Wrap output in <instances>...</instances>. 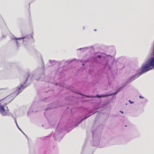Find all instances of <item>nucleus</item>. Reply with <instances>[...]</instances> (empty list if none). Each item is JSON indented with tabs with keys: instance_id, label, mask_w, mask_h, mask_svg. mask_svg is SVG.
<instances>
[{
	"instance_id": "0eeeda50",
	"label": "nucleus",
	"mask_w": 154,
	"mask_h": 154,
	"mask_svg": "<svg viewBox=\"0 0 154 154\" xmlns=\"http://www.w3.org/2000/svg\"><path fill=\"white\" fill-rule=\"evenodd\" d=\"M130 79L131 78L128 80L127 82H125V83H124V84H123V86H122L120 88H119L115 93H113L112 95H115L117 94L118 93L121 91L126 86L132 82V81H131L130 80Z\"/></svg>"
},
{
	"instance_id": "a878e982",
	"label": "nucleus",
	"mask_w": 154,
	"mask_h": 154,
	"mask_svg": "<svg viewBox=\"0 0 154 154\" xmlns=\"http://www.w3.org/2000/svg\"><path fill=\"white\" fill-rule=\"evenodd\" d=\"M82 65L83 66H84V65H85V64H84V63H83L82 64Z\"/></svg>"
},
{
	"instance_id": "aec40b11",
	"label": "nucleus",
	"mask_w": 154,
	"mask_h": 154,
	"mask_svg": "<svg viewBox=\"0 0 154 154\" xmlns=\"http://www.w3.org/2000/svg\"><path fill=\"white\" fill-rule=\"evenodd\" d=\"M129 102H130V103H131V104H133V103H134V102H133V101H131V100H129Z\"/></svg>"
},
{
	"instance_id": "7ed1b4c3",
	"label": "nucleus",
	"mask_w": 154,
	"mask_h": 154,
	"mask_svg": "<svg viewBox=\"0 0 154 154\" xmlns=\"http://www.w3.org/2000/svg\"><path fill=\"white\" fill-rule=\"evenodd\" d=\"M109 59L112 60L111 57H104L101 55H99L96 57H93L92 60L91 62L92 63H101L104 65L106 67L108 66L109 69H111V67L108 66V63Z\"/></svg>"
},
{
	"instance_id": "393cba45",
	"label": "nucleus",
	"mask_w": 154,
	"mask_h": 154,
	"mask_svg": "<svg viewBox=\"0 0 154 154\" xmlns=\"http://www.w3.org/2000/svg\"><path fill=\"white\" fill-rule=\"evenodd\" d=\"M120 112H121L122 114H123V113H124L123 112V111H120Z\"/></svg>"
},
{
	"instance_id": "9d476101",
	"label": "nucleus",
	"mask_w": 154,
	"mask_h": 154,
	"mask_svg": "<svg viewBox=\"0 0 154 154\" xmlns=\"http://www.w3.org/2000/svg\"><path fill=\"white\" fill-rule=\"evenodd\" d=\"M148 60L150 63L151 65H152V67L154 68V55L153 57H151Z\"/></svg>"
},
{
	"instance_id": "b1692460",
	"label": "nucleus",
	"mask_w": 154,
	"mask_h": 154,
	"mask_svg": "<svg viewBox=\"0 0 154 154\" xmlns=\"http://www.w3.org/2000/svg\"><path fill=\"white\" fill-rule=\"evenodd\" d=\"M7 104V103H5L4 105H4V106H6Z\"/></svg>"
},
{
	"instance_id": "4be33fe9",
	"label": "nucleus",
	"mask_w": 154,
	"mask_h": 154,
	"mask_svg": "<svg viewBox=\"0 0 154 154\" xmlns=\"http://www.w3.org/2000/svg\"><path fill=\"white\" fill-rule=\"evenodd\" d=\"M139 97L140 98H142V99H143L144 98V97L141 96H139Z\"/></svg>"
},
{
	"instance_id": "6e6552de",
	"label": "nucleus",
	"mask_w": 154,
	"mask_h": 154,
	"mask_svg": "<svg viewBox=\"0 0 154 154\" xmlns=\"http://www.w3.org/2000/svg\"><path fill=\"white\" fill-rule=\"evenodd\" d=\"M86 97H91V98H95V97H98L99 98H100L102 97H106L108 96V95L106 94H101V95H99L98 94H97L96 96H88V95H85V96Z\"/></svg>"
},
{
	"instance_id": "a211bd4d",
	"label": "nucleus",
	"mask_w": 154,
	"mask_h": 154,
	"mask_svg": "<svg viewBox=\"0 0 154 154\" xmlns=\"http://www.w3.org/2000/svg\"><path fill=\"white\" fill-rule=\"evenodd\" d=\"M88 48V47H85V48H80L78 49L77 50H81L82 49H87Z\"/></svg>"
},
{
	"instance_id": "2eb2a0df",
	"label": "nucleus",
	"mask_w": 154,
	"mask_h": 154,
	"mask_svg": "<svg viewBox=\"0 0 154 154\" xmlns=\"http://www.w3.org/2000/svg\"><path fill=\"white\" fill-rule=\"evenodd\" d=\"M49 62L52 65H54L56 63V61L54 60H50Z\"/></svg>"
},
{
	"instance_id": "412c9836",
	"label": "nucleus",
	"mask_w": 154,
	"mask_h": 154,
	"mask_svg": "<svg viewBox=\"0 0 154 154\" xmlns=\"http://www.w3.org/2000/svg\"><path fill=\"white\" fill-rule=\"evenodd\" d=\"M89 60H85V63H87L89 62Z\"/></svg>"
},
{
	"instance_id": "9b49d317",
	"label": "nucleus",
	"mask_w": 154,
	"mask_h": 154,
	"mask_svg": "<svg viewBox=\"0 0 154 154\" xmlns=\"http://www.w3.org/2000/svg\"><path fill=\"white\" fill-rule=\"evenodd\" d=\"M54 137L55 140L59 142H60L62 138V137L61 136L60 137V135H58L57 136H55V135H54Z\"/></svg>"
},
{
	"instance_id": "c85d7f7f",
	"label": "nucleus",
	"mask_w": 154,
	"mask_h": 154,
	"mask_svg": "<svg viewBox=\"0 0 154 154\" xmlns=\"http://www.w3.org/2000/svg\"><path fill=\"white\" fill-rule=\"evenodd\" d=\"M58 128L57 127V129H56V130L57 131L58 130Z\"/></svg>"
},
{
	"instance_id": "cd10ccee",
	"label": "nucleus",
	"mask_w": 154,
	"mask_h": 154,
	"mask_svg": "<svg viewBox=\"0 0 154 154\" xmlns=\"http://www.w3.org/2000/svg\"><path fill=\"white\" fill-rule=\"evenodd\" d=\"M73 110V109H71V111H72Z\"/></svg>"
},
{
	"instance_id": "1a4fd4ad",
	"label": "nucleus",
	"mask_w": 154,
	"mask_h": 154,
	"mask_svg": "<svg viewBox=\"0 0 154 154\" xmlns=\"http://www.w3.org/2000/svg\"><path fill=\"white\" fill-rule=\"evenodd\" d=\"M42 76H43V73H42L41 75H40L38 76H37V75L35 73L33 75L34 77L35 78V79L36 80H40L41 81H42V80H41V79L40 78V77H42Z\"/></svg>"
},
{
	"instance_id": "423d86ee",
	"label": "nucleus",
	"mask_w": 154,
	"mask_h": 154,
	"mask_svg": "<svg viewBox=\"0 0 154 154\" xmlns=\"http://www.w3.org/2000/svg\"><path fill=\"white\" fill-rule=\"evenodd\" d=\"M6 107L7 108L6 110L5 109L4 106L2 105L1 103H0V113L3 116H10L9 115H7V112L9 111V110L7 106Z\"/></svg>"
},
{
	"instance_id": "f3484780",
	"label": "nucleus",
	"mask_w": 154,
	"mask_h": 154,
	"mask_svg": "<svg viewBox=\"0 0 154 154\" xmlns=\"http://www.w3.org/2000/svg\"><path fill=\"white\" fill-rule=\"evenodd\" d=\"M91 131H92V133L93 134V136H94V135L95 132V130H94V127H93Z\"/></svg>"
},
{
	"instance_id": "5701e85b",
	"label": "nucleus",
	"mask_w": 154,
	"mask_h": 154,
	"mask_svg": "<svg viewBox=\"0 0 154 154\" xmlns=\"http://www.w3.org/2000/svg\"><path fill=\"white\" fill-rule=\"evenodd\" d=\"M16 43H17V46L18 47V42L17 41H16Z\"/></svg>"
},
{
	"instance_id": "6ab92c4d",
	"label": "nucleus",
	"mask_w": 154,
	"mask_h": 154,
	"mask_svg": "<svg viewBox=\"0 0 154 154\" xmlns=\"http://www.w3.org/2000/svg\"><path fill=\"white\" fill-rule=\"evenodd\" d=\"M43 70V68L42 66L41 68L40 69V72H42Z\"/></svg>"
},
{
	"instance_id": "c756f323",
	"label": "nucleus",
	"mask_w": 154,
	"mask_h": 154,
	"mask_svg": "<svg viewBox=\"0 0 154 154\" xmlns=\"http://www.w3.org/2000/svg\"><path fill=\"white\" fill-rule=\"evenodd\" d=\"M80 61L81 62V63H82V60H80Z\"/></svg>"
},
{
	"instance_id": "2f4dec72",
	"label": "nucleus",
	"mask_w": 154,
	"mask_h": 154,
	"mask_svg": "<svg viewBox=\"0 0 154 154\" xmlns=\"http://www.w3.org/2000/svg\"><path fill=\"white\" fill-rule=\"evenodd\" d=\"M56 85H57V83L56 84Z\"/></svg>"
},
{
	"instance_id": "dca6fc26",
	"label": "nucleus",
	"mask_w": 154,
	"mask_h": 154,
	"mask_svg": "<svg viewBox=\"0 0 154 154\" xmlns=\"http://www.w3.org/2000/svg\"><path fill=\"white\" fill-rule=\"evenodd\" d=\"M7 115H10L9 116L12 117L14 119V120H16L15 118L14 117L13 114L11 113H10V114H9L8 113H7Z\"/></svg>"
},
{
	"instance_id": "f03ea898",
	"label": "nucleus",
	"mask_w": 154,
	"mask_h": 154,
	"mask_svg": "<svg viewBox=\"0 0 154 154\" xmlns=\"http://www.w3.org/2000/svg\"><path fill=\"white\" fill-rule=\"evenodd\" d=\"M153 68L148 60L145 64L143 65L140 72H137L132 76L131 77L130 80L133 81L143 74L152 69Z\"/></svg>"
},
{
	"instance_id": "f8f14e48",
	"label": "nucleus",
	"mask_w": 154,
	"mask_h": 154,
	"mask_svg": "<svg viewBox=\"0 0 154 154\" xmlns=\"http://www.w3.org/2000/svg\"><path fill=\"white\" fill-rule=\"evenodd\" d=\"M99 139H97L96 140H94V144L93 146H98L99 143Z\"/></svg>"
},
{
	"instance_id": "7c9ffc66",
	"label": "nucleus",
	"mask_w": 154,
	"mask_h": 154,
	"mask_svg": "<svg viewBox=\"0 0 154 154\" xmlns=\"http://www.w3.org/2000/svg\"><path fill=\"white\" fill-rule=\"evenodd\" d=\"M85 29V27H83V29Z\"/></svg>"
},
{
	"instance_id": "39448f33",
	"label": "nucleus",
	"mask_w": 154,
	"mask_h": 154,
	"mask_svg": "<svg viewBox=\"0 0 154 154\" xmlns=\"http://www.w3.org/2000/svg\"><path fill=\"white\" fill-rule=\"evenodd\" d=\"M27 74L28 76L26 78V80L25 81H24V83L20 84V86H18V87L17 88L16 91L15 92V93L17 94V95H18L22 91L27 87V86L25 85L26 84L28 78L29 76V72H28Z\"/></svg>"
},
{
	"instance_id": "ddd939ff",
	"label": "nucleus",
	"mask_w": 154,
	"mask_h": 154,
	"mask_svg": "<svg viewBox=\"0 0 154 154\" xmlns=\"http://www.w3.org/2000/svg\"><path fill=\"white\" fill-rule=\"evenodd\" d=\"M52 103H50V104H49L48 105V108H46V110H48V109H52L53 108H54L55 107L54 106H52L51 107V106L52 105Z\"/></svg>"
},
{
	"instance_id": "f257e3e1",
	"label": "nucleus",
	"mask_w": 154,
	"mask_h": 154,
	"mask_svg": "<svg viewBox=\"0 0 154 154\" xmlns=\"http://www.w3.org/2000/svg\"><path fill=\"white\" fill-rule=\"evenodd\" d=\"M100 107L98 108H96L94 109H93L90 110V111H89L88 109H84V111L85 113L84 114H89L91 113H93L92 114H94L96 112H98V111H96L95 110H97L100 108ZM91 115H90L88 116H86V115H85L84 117L82 119H80L79 120L78 119H74L72 120H72L70 119L68 121V122L66 124V126H65V129L66 130H68V129H69V131L71 130L72 129H73L74 127H76L78 126L79 125L80 123L83 120H84L86 119L87 118H88Z\"/></svg>"
},
{
	"instance_id": "4468645a",
	"label": "nucleus",
	"mask_w": 154,
	"mask_h": 154,
	"mask_svg": "<svg viewBox=\"0 0 154 154\" xmlns=\"http://www.w3.org/2000/svg\"><path fill=\"white\" fill-rule=\"evenodd\" d=\"M14 121H15V124H16V125L17 127L19 129V130H20V131H21L27 137V136L20 129V128H19V127L17 124V121H16V120H14Z\"/></svg>"
},
{
	"instance_id": "20e7f679",
	"label": "nucleus",
	"mask_w": 154,
	"mask_h": 154,
	"mask_svg": "<svg viewBox=\"0 0 154 154\" xmlns=\"http://www.w3.org/2000/svg\"><path fill=\"white\" fill-rule=\"evenodd\" d=\"M31 38H33V34L25 36L22 37L21 38H15L16 40H23V43L24 45H26L29 42V40Z\"/></svg>"
},
{
	"instance_id": "473e14b6",
	"label": "nucleus",
	"mask_w": 154,
	"mask_h": 154,
	"mask_svg": "<svg viewBox=\"0 0 154 154\" xmlns=\"http://www.w3.org/2000/svg\"><path fill=\"white\" fill-rule=\"evenodd\" d=\"M80 94L82 95V94ZM82 95H84L83 94H82Z\"/></svg>"
},
{
	"instance_id": "bb28decb",
	"label": "nucleus",
	"mask_w": 154,
	"mask_h": 154,
	"mask_svg": "<svg viewBox=\"0 0 154 154\" xmlns=\"http://www.w3.org/2000/svg\"><path fill=\"white\" fill-rule=\"evenodd\" d=\"M94 31H97V29H94Z\"/></svg>"
}]
</instances>
